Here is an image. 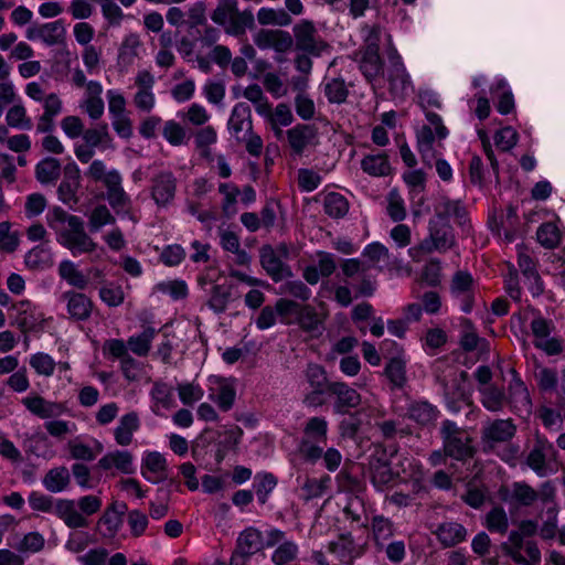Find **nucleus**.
<instances>
[{"label": "nucleus", "instance_id": "obj_34", "mask_svg": "<svg viewBox=\"0 0 565 565\" xmlns=\"http://www.w3.org/2000/svg\"><path fill=\"white\" fill-rule=\"evenodd\" d=\"M140 427V419L136 412H130L120 417L114 430V437L119 446H128L132 443L134 434Z\"/></svg>", "mask_w": 565, "mask_h": 565}, {"label": "nucleus", "instance_id": "obj_15", "mask_svg": "<svg viewBox=\"0 0 565 565\" xmlns=\"http://www.w3.org/2000/svg\"><path fill=\"white\" fill-rule=\"evenodd\" d=\"M510 373L512 375V380L509 383L508 395H507V404L510 409L515 414L521 413H530L532 407V402L530 397V393L524 382L521 380L519 373L515 369H511Z\"/></svg>", "mask_w": 565, "mask_h": 565}, {"label": "nucleus", "instance_id": "obj_13", "mask_svg": "<svg viewBox=\"0 0 565 565\" xmlns=\"http://www.w3.org/2000/svg\"><path fill=\"white\" fill-rule=\"evenodd\" d=\"M385 347H392L396 354L388 359L384 373L388 379L393 390H402L407 383L404 351L396 344V342L390 340L383 342V351L385 350Z\"/></svg>", "mask_w": 565, "mask_h": 565}, {"label": "nucleus", "instance_id": "obj_63", "mask_svg": "<svg viewBox=\"0 0 565 565\" xmlns=\"http://www.w3.org/2000/svg\"><path fill=\"white\" fill-rule=\"evenodd\" d=\"M386 212L394 222H401L406 217L404 200L396 189L391 190L387 194Z\"/></svg>", "mask_w": 565, "mask_h": 565}, {"label": "nucleus", "instance_id": "obj_31", "mask_svg": "<svg viewBox=\"0 0 565 565\" xmlns=\"http://www.w3.org/2000/svg\"><path fill=\"white\" fill-rule=\"evenodd\" d=\"M97 467L103 470H110L111 468H116L126 475H131L135 472L134 457L127 450H115L107 452L98 460Z\"/></svg>", "mask_w": 565, "mask_h": 565}, {"label": "nucleus", "instance_id": "obj_10", "mask_svg": "<svg viewBox=\"0 0 565 565\" xmlns=\"http://www.w3.org/2000/svg\"><path fill=\"white\" fill-rule=\"evenodd\" d=\"M476 284L470 273L458 270L454 274L450 282V294L459 301L460 309L465 313H470L475 307Z\"/></svg>", "mask_w": 565, "mask_h": 565}, {"label": "nucleus", "instance_id": "obj_56", "mask_svg": "<svg viewBox=\"0 0 565 565\" xmlns=\"http://www.w3.org/2000/svg\"><path fill=\"white\" fill-rule=\"evenodd\" d=\"M106 200L108 201L110 207L116 212V214L127 216L134 222H136L135 217L130 212L131 199L124 189H120V191L106 195Z\"/></svg>", "mask_w": 565, "mask_h": 565}, {"label": "nucleus", "instance_id": "obj_19", "mask_svg": "<svg viewBox=\"0 0 565 565\" xmlns=\"http://www.w3.org/2000/svg\"><path fill=\"white\" fill-rule=\"evenodd\" d=\"M63 20H56L44 24H32L26 29L25 36L29 41L41 40L45 45L53 46L65 38Z\"/></svg>", "mask_w": 565, "mask_h": 565}, {"label": "nucleus", "instance_id": "obj_33", "mask_svg": "<svg viewBox=\"0 0 565 565\" xmlns=\"http://www.w3.org/2000/svg\"><path fill=\"white\" fill-rule=\"evenodd\" d=\"M126 509L125 503L114 502L104 512L98 521V526L102 529V534L105 537H114L116 535L122 523L121 515L125 513Z\"/></svg>", "mask_w": 565, "mask_h": 565}, {"label": "nucleus", "instance_id": "obj_18", "mask_svg": "<svg viewBox=\"0 0 565 565\" xmlns=\"http://www.w3.org/2000/svg\"><path fill=\"white\" fill-rule=\"evenodd\" d=\"M259 263L262 268L275 282L292 276L290 266L276 255V250L269 244L260 247Z\"/></svg>", "mask_w": 565, "mask_h": 565}, {"label": "nucleus", "instance_id": "obj_37", "mask_svg": "<svg viewBox=\"0 0 565 565\" xmlns=\"http://www.w3.org/2000/svg\"><path fill=\"white\" fill-rule=\"evenodd\" d=\"M407 414L417 424L427 426L438 418L439 411L427 401H416L409 404Z\"/></svg>", "mask_w": 565, "mask_h": 565}, {"label": "nucleus", "instance_id": "obj_50", "mask_svg": "<svg viewBox=\"0 0 565 565\" xmlns=\"http://www.w3.org/2000/svg\"><path fill=\"white\" fill-rule=\"evenodd\" d=\"M460 341L459 344L465 352H472L478 348L479 342L482 340L477 331L472 321L468 318L460 319Z\"/></svg>", "mask_w": 565, "mask_h": 565}, {"label": "nucleus", "instance_id": "obj_48", "mask_svg": "<svg viewBox=\"0 0 565 565\" xmlns=\"http://www.w3.org/2000/svg\"><path fill=\"white\" fill-rule=\"evenodd\" d=\"M324 95L331 104H343L349 96V88L341 77L327 79L323 88Z\"/></svg>", "mask_w": 565, "mask_h": 565}, {"label": "nucleus", "instance_id": "obj_38", "mask_svg": "<svg viewBox=\"0 0 565 565\" xmlns=\"http://www.w3.org/2000/svg\"><path fill=\"white\" fill-rule=\"evenodd\" d=\"M297 323L302 331L318 337L323 331V320L312 306H301L297 315Z\"/></svg>", "mask_w": 565, "mask_h": 565}, {"label": "nucleus", "instance_id": "obj_5", "mask_svg": "<svg viewBox=\"0 0 565 565\" xmlns=\"http://www.w3.org/2000/svg\"><path fill=\"white\" fill-rule=\"evenodd\" d=\"M556 499V488L552 481L543 482L539 490H535L525 481H516L511 484L507 501L513 503L516 508H529L535 502L544 508Z\"/></svg>", "mask_w": 565, "mask_h": 565}, {"label": "nucleus", "instance_id": "obj_3", "mask_svg": "<svg viewBox=\"0 0 565 565\" xmlns=\"http://www.w3.org/2000/svg\"><path fill=\"white\" fill-rule=\"evenodd\" d=\"M443 446L449 458L457 461H467L476 454L472 438L461 427L450 419H445L439 429Z\"/></svg>", "mask_w": 565, "mask_h": 565}, {"label": "nucleus", "instance_id": "obj_7", "mask_svg": "<svg viewBox=\"0 0 565 565\" xmlns=\"http://www.w3.org/2000/svg\"><path fill=\"white\" fill-rule=\"evenodd\" d=\"M295 49L313 57H319L328 51L330 45L320 36L315 24L309 20H301L292 28Z\"/></svg>", "mask_w": 565, "mask_h": 565}, {"label": "nucleus", "instance_id": "obj_24", "mask_svg": "<svg viewBox=\"0 0 565 565\" xmlns=\"http://www.w3.org/2000/svg\"><path fill=\"white\" fill-rule=\"evenodd\" d=\"M516 426L512 419H494L482 427L481 438L491 447L495 444L507 443L513 438Z\"/></svg>", "mask_w": 565, "mask_h": 565}, {"label": "nucleus", "instance_id": "obj_20", "mask_svg": "<svg viewBox=\"0 0 565 565\" xmlns=\"http://www.w3.org/2000/svg\"><path fill=\"white\" fill-rule=\"evenodd\" d=\"M151 198L160 207L168 206L174 199L177 179L171 171H161L151 180Z\"/></svg>", "mask_w": 565, "mask_h": 565}, {"label": "nucleus", "instance_id": "obj_29", "mask_svg": "<svg viewBox=\"0 0 565 565\" xmlns=\"http://www.w3.org/2000/svg\"><path fill=\"white\" fill-rule=\"evenodd\" d=\"M53 514L61 519L70 529L85 527L88 525L87 519L77 511L74 500L56 499Z\"/></svg>", "mask_w": 565, "mask_h": 565}, {"label": "nucleus", "instance_id": "obj_44", "mask_svg": "<svg viewBox=\"0 0 565 565\" xmlns=\"http://www.w3.org/2000/svg\"><path fill=\"white\" fill-rule=\"evenodd\" d=\"M85 143L93 148L108 149L113 148V138L109 134L107 124H100L95 128L84 130L82 135Z\"/></svg>", "mask_w": 565, "mask_h": 565}, {"label": "nucleus", "instance_id": "obj_12", "mask_svg": "<svg viewBox=\"0 0 565 565\" xmlns=\"http://www.w3.org/2000/svg\"><path fill=\"white\" fill-rule=\"evenodd\" d=\"M262 547V533L254 527L244 530L237 537L236 548L231 557L230 565H245L246 559L260 551Z\"/></svg>", "mask_w": 565, "mask_h": 565}, {"label": "nucleus", "instance_id": "obj_16", "mask_svg": "<svg viewBox=\"0 0 565 565\" xmlns=\"http://www.w3.org/2000/svg\"><path fill=\"white\" fill-rule=\"evenodd\" d=\"M555 448L546 438L537 437L526 457V465L539 476L548 473L547 461L555 457Z\"/></svg>", "mask_w": 565, "mask_h": 565}, {"label": "nucleus", "instance_id": "obj_2", "mask_svg": "<svg viewBox=\"0 0 565 565\" xmlns=\"http://www.w3.org/2000/svg\"><path fill=\"white\" fill-rule=\"evenodd\" d=\"M211 20L224 26L225 33L232 36H243L246 30L255 28V18L250 10H238L237 0H218L211 13Z\"/></svg>", "mask_w": 565, "mask_h": 565}, {"label": "nucleus", "instance_id": "obj_32", "mask_svg": "<svg viewBox=\"0 0 565 565\" xmlns=\"http://www.w3.org/2000/svg\"><path fill=\"white\" fill-rule=\"evenodd\" d=\"M328 550L345 565H353L354 558L359 555L354 539L350 532L341 533L338 540L329 543Z\"/></svg>", "mask_w": 565, "mask_h": 565}, {"label": "nucleus", "instance_id": "obj_21", "mask_svg": "<svg viewBox=\"0 0 565 565\" xmlns=\"http://www.w3.org/2000/svg\"><path fill=\"white\" fill-rule=\"evenodd\" d=\"M254 43L260 50L273 49L278 53H286L292 47L294 39L284 30L262 29L254 35Z\"/></svg>", "mask_w": 565, "mask_h": 565}, {"label": "nucleus", "instance_id": "obj_4", "mask_svg": "<svg viewBox=\"0 0 565 565\" xmlns=\"http://www.w3.org/2000/svg\"><path fill=\"white\" fill-rule=\"evenodd\" d=\"M328 422L324 417L315 416L308 419L298 445V451L305 461L316 463L321 459V444H326Z\"/></svg>", "mask_w": 565, "mask_h": 565}, {"label": "nucleus", "instance_id": "obj_55", "mask_svg": "<svg viewBox=\"0 0 565 565\" xmlns=\"http://www.w3.org/2000/svg\"><path fill=\"white\" fill-rule=\"evenodd\" d=\"M231 298V287L227 285H213L207 306L215 312L222 313L226 310Z\"/></svg>", "mask_w": 565, "mask_h": 565}, {"label": "nucleus", "instance_id": "obj_40", "mask_svg": "<svg viewBox=\"0 0 565 565\" xmlns=\"http://www.w3.org/2000/svg\"><path fill=\"white\" fill-rule=\"evenodd\" d=\"M481 404L489 412H501L507 405L504 391L495 385H487L479 388Z\"/></svg>", "mask_w": 565, "mask_h": 565}, {"label": "nucleus", "instance_id": "obj_17", "mask_svg": "<svg viewBox=\"0 0 565 565\" xmlns=\"http://www.w3.org/2000/svg\"><path fill=\"white\" fill-rule=\"evenodd\" d=\"M81 185V171L75 162L67 163L63 169V179L57 188L58 199L73 207L78 203L77 191Z\"/></svg>", "mask_w": 565, "mask_h": 565}, {"label": "nucleus", "instance_id": "obj_35", "mask_svg": "<svg viewBox=\"0 0 565 565\" xmlns=\"http://www.w3.org/2000/svg\"><path fill=\"white\" fill-rule=\"evenodd\" d=\"M438 541L444 547H451L465 541L467 531L457 522H444L436 530Z\"/></svg>", "mask_w": 565, "mask_h": 565}, {"label": "nucleus", "instance_id": "obj_9", "mask_svg": "<svg viewBox=\"0 0 565 565\" xmlns=\"http://www.w3.org/2000/svg\"><path fill=\"white\" fill-rule=\"evenodd\" d=\"M287 141L292 157H302L309 149L319 145V132L315 125L297 124L286 131Z\"/></svg>", "mask_w": 565, "mask_h": 565}, {"label": "nucleus", "instance_id": "obj_49", "mask_svg": "<svg viewBox=\"0 0 565 565\" xmlns=\"http://www.w3.org/2000/svg\"><path fill=\"white\" fill-rule=\"evenodd\" d=\"M67 448L73 459L82 461H93L103 451V445L98 440H95V448H92L74 439L68 441Z\"/></svg>", "mask_w": 565, "mask_h": 565}, {"label": "nucleus", "instance_id": "obj_61", "mask_svg": "<svg viewBox=\"0 0 565 565\" xmlns=\"http://www.w3.org/2000/svg\"><path fill=\"white\" fill-rule=\"evenodd\" d=\"M116 223L115 216L110 213L109 209L104 205H97L89 215V230L97 232L105 225H114Z\"/></svg>", "mask_w": 565, "mask_h": 565}, {"label": "nucleus", "instance_id": "obj_58", "mask_svg": "<svg viewBox=\"0 0 565 565\" xmlns=\"http://www.w3.org/2000/svg\"><path fill=\"white\" fill-rule=\"evenodd\" d=\"M486 525L490 532L504 534L509 529L508 514L502 507H494L486 518Z\"/></svg>", "mask_w": 565, "mask_h": 565}, {"label": "nucleus", "instance_id": "obj_64", "mask_svg": "<svg viewBox=\"0 0 565 565\" xmlns=\"http://www.w3.org/2000/svg\"><path fill=\"white\" fill-rule=\"evenodd\" d=\"M7 124L10 127L29 130L32 128V121L26 116V110L23 105L18 104L9 108L6 116Z\"/></svg>", "mask_w": 565, "mask_h": 565}, {"label": "nucleus", "instance_id": "obj_41", "mask_svg": "<svg viewBox=\"0 0 565 565\" xmlns=\"http://www.w3.org/2000/svg\"><path fill=\"white\" fill-rule=\"evenodd\" d=\"M363 172L372 177H386L392 168L385 153L367 154L361 161Z\"/></svg>", "mask_w": 565, "mask_h": 565}, {"label": "nucleus", "instance_id": "obj_60", "mask_svg": "<svg viewBox=\"0 0 565 565\" xmlns=\"http://www.w3.org/2000/svg\"><path fill=\"white\" fill-rule=\"evenodd\" d=\"M394 479V473L388 463L377 461L371 467V481L377 490H383Z\"/></svg>", "mask_w": 565, "mask_h": 565}, {"label": "nucleus", "instance_id": "obj_39", "mask_svg": "<svg viewBox=\"0 0 565 565\" xmlns=\"http://www.w3.org/2000/svg\"><path fill=\"white\" fill-rule=\"evenodd\" d=\"M331 483V478L328 475L321 478H309L306 477L302 484L300 486L299 497L303 501H310L317 498H321L328 490Z\"/></svg>", "mask_w": 565, "mask_h": 565}, {"label": "nucleus", "instance_id": "obj_42", "mask_svg": "<svg viewBox=\"0 0 565 565\" xmlns=\"http://www.w3.org/2000/svg\"><path fill=\"white\" fill-rule=\"evenodd\" d=\"M157 333L158 330L156 328L148 326L140 333L131 335L127 341V345L136 355L146 356L151 349V342Z\"/></svg>", "mask_w": 565, "mask_h": 565}, {"label": "nucleus", "instance_id": "obj_8", "mask_svg": "<svg viewBox=\"0 0 565 565\" xmlns=\"http://www.w3.org/2000/svg\"><path fill=\"white\" fill-rule=\"evenodd\" d=\"M429 235L425 239H423L417 249L423 253H431L433 250H447L455 243V236L452 233V227L440 215H435V217L429 220L428 224Z\"/></svg>", "mask_w": 565, "mask_h": 565}, {"label": "nucleus", "instance_id": "obj_59", "mask_svg": "<svg viewBox=\"0 0 565 565\" xmlns=\"http://www.w3.org/2000/svg\"><path fill=\"white\" fill-rule=\"evenodd\" d=\"M141 42L137 34L130 33L128 34L119 49L118 60L120 63L125 65H129L132 63L134 58L138 55V49L140 47Z\"/></svg>", "mask_w": 565, "mask_h": 565}, {"label": "nucleus", "instance_id": "obj_30", "mask_svg": "<svg viewBox=\"0 0 565 565\" xmlns=\"http://www.w3.org/2000/svg\"><path fill=\"white\" fill-rule=\"evenodd\" d=\"M167 460L158 451L147 454L141 465L142 477L152 482L158 483L167 478Z\"/></svg>", "mask_w": 565, "mask_h": 565}, {"label": "nucleus", "instance_id": "obj_47", "mask_svg": "<svg viewBox=\"0 0 565 565\" xmlns=\"http://www.w3.org/2000/svg\"><path fill=\"white\" fill-rule=\"evenodd\" d=\"M324 213L332 218L344 217L349 212V202L342 194L330 192L324 196Z\"/></svg>", "mask_w": 565, "mask_h": 565}, {"label": "nucleus", "instance_id": "obj_62", "mask_svg": "<svg viewBox=\"0 0 565 565\" xmlns=\"http://www.w3.org/2000/svg\"><path fill=\"white\" fill-rule=\"evenodd\" d=\"M436 215L447 217L454 216L461 221L466 217V209L460 201H454L448 198H441L438 205L436 206Z\"/></svg>", "mask_w": 565, "mask_h": 565}, {"label": "nucleus", "instance_id": "obj_23", "mask_svg": "<svg viewBox=\"0 0 565 565\" xmlns=\"http://www.w3.org/2000/svg\"><path fill=\"white\" fill-rule=\"evenodd\" d=\"M553 328L552 321L543 317H536L531 322V330L535 337V347L544 350L548 354H557L562 351L561 342L550 338Z\"/></svg>", "mask_w": 565, "mask_h": 565}, {"label": "nucleus", "instance_id": "obj_14", "mask_svg": "<svg viewBox=\"0 0 565 565\" xmlns=\"http://www.w3.org/2000/svg\"><path fill=\"white\" fill-rule=\"evenodd\" d=\"M356 62L363 77L372 86L384 78L386 70L380 51L360 50L356 53Z\"/></svg>", "mask_w": 565, "mask_h": 565}, {"label": "nucleus", "instance_id": "obj_46", "mask_svg": "<svg viewBox=\"0 0 565 565\" xmlns=\"http://www.w3.org/2000/svg\"><path fill=\"white\" fill-rule=\"evenodd\" d=\"M25 266L32 270H42L52 265L50 248L38 245L29 250L24 257Z\"/></svg>", "mask_w": 565, "mask_h": 565}, {"label": "nucleus", "instance_id": "obj_57", "mask_svg": "<svg viewBox=\"0 0 565 565\" xmlns=\"http://www.w3.org/2000/svg\"><path fill=\"white\" fill-rule=\"evenodd\" d=\"M537 242L545 248H555L561 241V233L552 222L543 223L536 231Z\"/></svg>", "mask_w": 565, "mask_h": 565}, {"label": "nucleus", "instance_id": "obj_36", "mask_svg": "<svg viewBox=\"0 0 565 565\" xmlns=\"http://www.w3.org/2000/svg\"><path fill=\"white\" fill-rule=\"evenodd\" d=\"M70 482V470L65 466L50 469L42 479L43 487L51 493H60L66 490Z\"/></svg>", "mask_w": 565, "mask_h": 565}, {"label": "nucleus", "instance_id": "obj_1", "mask_svg": "<svg viewBox=\"0 0 565 565\" xmlns=\"http://www.w3.org/2000/svg\"><path fill=\"white\" fill-rule=\"evenodd\" d=\"M46 222L55 232L56 241L70 249L74 256L96 249L97 245L85 232L81 217L68 214L60 206H54L47 212Z\"/></svg>", "mask_w": 565, "mask_h": 565}, {"label": "nucleus", "instance_id": "obj_51", "mask_svg": "<svg viewBox=\"0 0 565 565\" xmlns=\"http://www.w3.org/2000/svg\"><path fill=\"white\" fill-rule=\"evenodd\" d=\"M542 512L546 514V521L542 524L540 529V536L543 540H553L558 532L557 530V514L558 507L556 500H553L552 503H548L544 508H542Z\"/></svg>", "mask_w": 565, "mask_h": 565}, {"label": "nucleus", "instance_id": "obj_54", "mask_svg": "<svg viewBox=\"0 0 565 565\" xmlns=\"http://www.w3.org/2000/svg\"><path fill=\"white\" fill-rule=\"evenodd\" d=\"M299 554L298 545L292 541H284L271 554V562L275 565H291Z\"/></svg>", "mask_w": 565, "mask_h": 565}, {"label": "nucleus", "instance_id": "obj_27", "mask_svg": "<svg viewBox=\"0 0 565 565\" xmlns=\"http://www.w3.org/2000/svg\"><path fill=\"white\" fill-rule=\"evenodd\" d=\"M66 301L67 312L76 321L89 319L93 310V301L86 295L77 291H66L62 295Z\"/></svg>", "mask_w": 565, "mask_h": 565}, {"label": "nucleus", "instance_id": "obj_45", "mask_svg": "<svg viewBox=\"0 0 565 565\" xmlns=\"http://www.w3.org/2000/svg\"><path fill=\"white\" fill-rule=\"evenodd\" d=\"M61 174L60 160L53 157H46L35 167L36 180L42 184L55 182Z\"/></svg>", "mask_w": 565, "mask_h": 565}, {"label": "nucleus", "instance_id": "obj_22", "mask_svg": "<svg viewBox=\"0 0 565 565\" xmlns=\"http://www.w3.org/2000/svg\"><path fill=\"white\" fill-rule=\"evenodd\" d=\"M329 396L335 398L333 411L337 414H348L361 403V395L344 382H332Z\"/></svg>", "mask_w": 565, "mask_h": 565}, {"label": "nucleus", "instance_id": "obj_25", "mask_svg": "<svg viewBox=\"0 0 565 565\" xmlns=\"http://www.w3.org/2000/svg\"><path fill=\"white\" fill-rule=\"evenodd\" d=\"M252 129L250 107L246 103L236 104L228 119L231 135L241 142Z\"/></svg>", "mask_w": 565, "mask_h": 565}, {"label": "nucleus", "instance_id": "obj_52", "mask_svg": "<svg viewBox=\"0 0 565 565\" xmlns=\"http://www.w3.org/2000/svg\"><path fill=\"white\" fill-rule=\"evenodd\" d=\"M305 377L310 387L316 390L329 391L332 384V382L328 380L324 367L316 363H309L307 365Z\"/></svg>", "mask_w": 565, "mask_h": 565}, {"label": "nucleus", "instance_id": "obj_28", "mask_svg": "<svg viewBox=\"0 0 565 565\" xmlns=\"http://www.w3.org/2000/svg\"><path fill=\"white\" fill-rule=\"evenodd\" d=\"M12 309L17 312L14 323L23 332L35 329L43 321L42 315L29 300L17 302Z\"/></svg>", "mask_w": 565, "mask_h": 565}, {"label": "nucleus", "instance_id": "obj_11", "mask_svg": "<svg viewBox=\"0 0 565 565\" xmlns=\"http://www.w3.org/2000/svg\"><path fill=\"white\" fill-rule=\"evenodd\" d=\"M537 523L533 520H523L518 531H511L508 541L501 544L502 552L513 562H523V541L526 536H533L537 532Z\"/></svg>", "mask_w": 565, "mask_h": 565}, {"label": "nucleus", "instance_id": "obj_6", "mask_svg": "<svg viewBox=\"0 0 565 565\" xmlns=\"http://www.w3.org/2000/svg\"><path fill=\"white\" fill-rule=\"evenodd\" d=\"M387 62L384 77L388 83V92L394 99L405 100L406 97L413 94L414 85L402 56L394 46L387 51Z\"/></svg>", "mask_w": 565, "mask_h": 565}, {"label": "nucleus", "instance_id": "obj_26", "mask_svg": "<svg viewBox=\"0 0 565 565\" xmlns=\"http://www.w3.org/2000/svg\"><path fill=\"white\" fill-rule=\"evenodd\" d=\"M29 412L41 419L57 418L66 412L62 403L46 401L42 396H28L22 401Z\"/></svg>", "mask_w": 565, "mask_h": 565}, {"label": "nucleus", "instance_id": "obj_43", "mask_svg": "<svg viewBox=\"0 0 565 565\" xmlns=\"http://www.w3.org/2000/svg\"><path fill=\"white\" fill-rule=\"evenodd\" d=\"M373 540L379 552L384 550L386 542L394 534V526L391 520L383 515H376L372 520Z\"/></svg>", "mask_w": 565, "mask_h": 565}, {"label": "nucleus", "instance_id": "obj_53", "mask_svg": "<svg viewBox=\"0 0 565 565\" xmlns=\"http://www.w3.org/2000/svg\"><path fill=\"white\" fill-rule=\"evenodd\" d=\"M58 274L70 285L78 289H85L88 284L87 278L76 268L75 264L71 260H63L60 264Z\"/></svg>", "mask_w": 565, "mask_h": 565}]
</instances>
